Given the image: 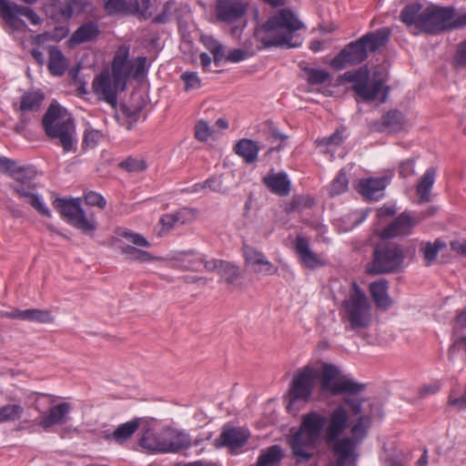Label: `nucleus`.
I'll return each instance as SVG.
<instances>
[{
  "label": "nucleus",
  "instance_id": "obj_1",
  "mask_svg": "<svg viewBox=\"0 0 466 466\" xmlns=\"http://www.w3.org/2000/svg\"><path fill=\"white\" fill-rule=\"evenodd\" d=\"M320 389L331 396L343 397L327 414L319 410L303 414L299 428L291 430L287 443L298 465L314 458L321 440L331 451H358L372 424L371 412H365L363 408L367 399L360 396L367 389L365 383L343 374L334 364L323 363Z\"/></svg>",
  "mask_w": 466,
  "mask_h": 466
},
{
  "label": "nucleus",
  "instance_id": "obj_2",
  "mask_svg": "<svg viewBox=\"0 0 466 466\" xmlns=\"http://www.w3.org/2000/svg\"><path fill=\"white\" fill-rule=\"evenodd\" d=\"M304 27V24L292 10L282 8L257 28L255 36L263 47H295L297 45L291 42L293 35Z\"/></svg>",
  "mask_w": 466,
  "mask_h": 466
},
{
  "label": "nucleus",
  "instance_id": "obj_3",
  "mask_svg": "<svg viewBox=\"0 0 466 466\" xmlns=\"http://www.w3.org/2000/svg\"><path fill=\"white\" fill-rule=\"evenodd\" d=\"M340 318L345 330L355 333L367 330L372 323L371 303L356 282H352L349 295L341 303Z\"/></svg>",
  "mask_w": 466,
  "mask_h": 466
},
{
  "label": "nucleus",
  "instance_id": "obj_4",
  "mask_svg": "<svg viewBox=\"0 0 466 466\" xmlns=\"http://www.w3.org/2000/svg\"><path fill=\"white\" fill-rule=\"evenodd\" d=\"M42 126L48 137L59 140V145L65 152L76 150L74 139L76 133L74 119L61 106L56 104L49 106L43 116Z\"/></svg>",
  "mask_w": 466,
  "mask_h": 466
},
{
  "label": "nucleus",
  "instance_id": "obj_5",
  "mask_svg": "<svg viewBox=\"0 0 466 466\" xmlns=\"http://www.w3.org/2000/svg\"><path fill=\"white\" fill-rule=\"evenodd\" d=\"M415 253L412 247L405 248L396 242L378 243L372 253V261L368 266L367 271L371 275L391 273L399 269L406 258L405 253Z\"/></svg>",
  "mask_w": 466,
  "mask_h": 466
},
{
  "label": "nucleus",
  "instance_id": "obj_6",
  "mask_svg": "<svg viewBox=\"0 0 466 466\" xmlns=\"http://www.w3.org/2000/svg\"><path fill=\"white\" fill-rule=\"evenodd\" d=\"M322 370H320L319 376ZM319 376V371L311 366H305L299 370L293 377L290 388L289 390V403L287 410L289 412L296 414L308 401L313 393L315 380Z\"/></svg>",
  "mask_w": 466,
  "mask_h": 466
},
{
  "label": "nucleus",
  "instance_id": "obj_7",
  "mask_svg": "<svg viewBox=\"0 0 466 466\" xmlns=\"http://www.w3.org/2000/svg\"><path fill=\"white\" fill-rule=\"evenodd\" d=\"M422 32L437 34L466 25V13L457 15L451 6L430 5L425 8L422 18Z\"/></svg>",
  "mask_w": 466,
  "mask_h": 466
},
{
  "label": "nucleus",
  "instance_id": "obj_8",
  "mask_svg": "<svg viewBox=\"0 0 466 466\" xmlns=\"http://www.w3.org/2000/svg\"><path fill=\"white\" fill-rule=\"evenodd\" d=\"M80 202L79 198H56L54 207L72 226L86 235H93L97 228L96 221L93 217H86Z\"/></svg>",
  "mask_w": 466,
  "mask_h": 466
},
{
  "label": "nucleus",
  "instance_id": "obj_9",
  "mask_svg": "<svg viewBox=\"0 0 466 466\" xmlns=\"http://www.w3.org/2000/svg\"><path fill=\"white\" fill-rule=\"evenodd\" d=\"M343 79L347 82L352 83V90L358 96L365 101H373L383 86V80L373 75L372 78L370 77V72L367 66H361L355 71H348L343 74Z\"/></svg>",
  "mask_w": 466,
  "mask_h": 466
},
{
  "label": "nucleus",
  "instance_id": "obj_10",
  "mask_svg": "<svg viewBox=\"0 0 466 466\" xmlns=\"http://www.w3.org/2000/svg\"><path fill=\"white\" fill-rule=\"evenodd\" d=\"M116 234L132 244L120 247V253L127 260L146 263L159 259V258L140 248L151 247V243L143 235L127 228H119Z\"/></svg>",
  "mask_w": 466,
  "mask_h": 466
},
{
  "label": "nucleus",
  "instance_id": "obj_11",
  "mask_svg": "<svg viewBox=\"0 0 466 466\" xmlns=\"http://www.w3.org/2000/svg\"><path fill=\"white\" fill-rule=\"evenodd\" d=\"M19 15L27 17L33 25L41 23L40 16L32 8L18 5L7 0H0V18L5 26L12 32L26 27L25 22L18 16Z\"/></svg>",
  "mask_w": 466,
  "mask_h": 466
},
{
  "label": "nucleus",
  "instance_id": "obj_12",
  "mask_svg": "<svg viewBox=\"0 0 466 466\" xmlns=\"http://www.w3.org/2000/svg\"><path fill=\"white\" fill-rule=\"evenodd\" d=\"M92 89L98 100L105 101L113 108H116L117 96L122 90V85L116 83L108 70L102 71L92 82Z\"/></svg>",
  "mask_w": 466,
  "mask_h": 466
},
{
  "label": "nucleus",
  "instance_id": "obj_13",
  "mask_svg": "<svg viewBox=\"0 0 466 466\" xmlns=\"http://www.w3.org/2000/svg\"><path fill=\"white\" fill-rule=\"evenodd\" d=\"M242 252L247 270L257 275H276L279 273V268L268 260L265 254L257 248L244 244Z\"/></svg>",
  "mask_w": 466,
  "mask_h": 466
},
{
  "label": "nucleus",
  "instance_id": "obj_14",
  "mask_svg": "<svg viewBox=\"0 0 466 466\" xmlns=\"http://www.w3.org/2000/svg\"><path fill=\"white\" fill-rule=\"evenodd\" d=\"M248 11L243 0H218L215 9L218 21L226 24H238L242 21Z\"/></svg>",
  "mask_w": 466,
  "mask_h": 466
},
{
  "label": "nucleus",
  "instance_id": "obj_15",
  "mask_svg": "<svg viewBox=\"0 0 466 466\" xmlns=\"http://www.w3.org/2000/svg\"><path fill=\"white\" fill-rule=\"evenodd\" d=\"M368 57V53L365 49L360 38L355 42H351L345 48H343L330 62V66L336 69L340 70L350 65H358L363 62Z\"/></svg>",
  "mask_w": 466,
  "mask_h": 466
},
{
  "label": "nucleus",
  "instance_id": "obj_16",
  "mask_svg": "<svg viewBox=\"0 0 466 466\" xmlns=\"http://www.w3.org/2000/svg\"><path fill=\"white\" fill-rule=\"evenodd\" d=\"M250 437L249 431L242 427L224 428L219 437L214 441V446L218 449L227 447L230 451H236L243 447Z\"/></svg>",
  "mask_w": 466,
  "mask_h": 466
},
{
  "label": "nucleus",
  "instance_id": "obj_17",
  "mask_svg": "<svg viewBox=\"0 0 466 466\" xmlns=\"http://www.w3.org/2000/svg\"><path fill=\"white\" fill-rule=\"evenodd\" d=\"M129 58V47L121 46L116 52L112 62V74L116 83L122 85V90L126 89L127 82L132 74V65Z\"/></svg>",
  "mask_w": 466,
  "mask_h": 466
},
{
  "label": "nucleus",
  "instance_id": "obj_18",
  "mask_svg": "<svg viewBox=\"0 0 466 466\" xmlns=\"http://www.w3.org/2000/svg\"><path fill=\"white\" fill-rule=\"evenodd\" d=\"M417 221L410 214L403 212L398 216L388 227L380 232L381 239H390L410 234Z\"/></svg>",
  "mask_w": 466,
  "mask_h": 466
},
{
  "label": "nucleus",
  "instance_id": "obj_19",
  "mask_svg": "<svg viewBox=\"0 0 466 466\" xmlns=\"http://www.w3.org/2000/svg\"><path fill=\"white\" fill-rule=\"evenodd\" d=\"M5 161L0 164V172L7 173L15 180V184L35 185L32 181L36 176V171L33 167H17L16 162L6 157Z\"/></svg>",
  "mask_w": 466,
  "mask_h": 466
},
{
  "label": "nucleus",
  "instance_id": "obj_20",
  "mask_svg": "<svg viewBox=\"0 0 466 466\" xmlns=\"http://www.w3.org/2000/svg\"><path fill=\"white\" fill-rule=\"evenodd\" d=\"M388 177H370L362 179L358 185V192L369 200H379L384 195Z\"/></svg>",
  "mask_w": 466,
  "mask_h": 466
},
{
  "label": "nucleus",
  "instance_id": "obj_21",
  "mask_svg": "<svg viewBox=\"0 0 466 466\" xmlns=\"http://www.w3.org/2000/svg\"><path fill=\"white\" fill-rule=\"evenodd\" d=\"M294 244L296 253L303 266L314 269L324 265L321 258L310 249L309 239L302 236H298Z\"/></svg>",
  "mask_w": 466,
  "mask_h": 466
},
{
  "label": "nucleus",
  "instance_id": "obj_22",
  "mask_svg": "<svg viewBox=\"0 0 466 466\" xmlns=\"http://www.w3.org/2000/svg\"><path fill=\"white\" fill-rule=\"evenodd\" d=\"M10 188L21 198H27L30 206L44 217H51L50 210L42 203L38 195L35 193V185L10 184Z\"/></svg>",
  "mask_w": 466,
  "mask_h": 466
},
{
  "label": "nucleus",
  "instance_id": "obj_23",
  "mask_svg": "<svg viewBox=\"0 0 466 466\" xmlns=\"http://www.w3.org/2000/svg\"><path fill=\"white\" fill-rule=\"evenodd\" d=\"M164 452H177L190 446V439L187 435L167 429L161 432Z\"/></svg>",
  "mask_w": 466,
  "mask_h": 466
},
{
  "label": "nucleus",
  "instance_id": "obj_24",
  "mask_svg": "<svg viewBox=\"0 0 466 466\" xmlns=\"http://www.w3.org/2000/svg\"><path fill=\"white\" fill-rule=\"evenodd\" d=\"M71 410V405L68 402H62L52 406L49 410L41 418L38 424L43 429L47 430L54 425H60L66 422V417Z\"/></svg>",
  "mask_w": 466,
  "mask_h": 466
},
{
  "label": "nucleus",
  "instance_id": "obj_25",
  "mask_svg": "<svg viewBox=\"0 0 466 466\" xmlns=\"http://www.w3.org/2000/svg\"><path fill=\"white\" fill-rule=\"evenodd\" d=\"M424 5L420 3H411L406 5L400 14V20L407 26H414L420 32H422V18L424 17Z\"/></svg>",
  "mask_w": 466,
  "mask_h": 466
},
{
  "label": "nucleus",
  "instance_id": "obj_26",
  "mask_svg": "<svg viewBox=\"0 0 466 466\" xmlns=\"http://www.w3.org/2000/svg\"><path fill=\"white\" fill-rule=\"evenodd\" d=\"M264 185L274 194L288 196L290 192V181L285 172H270L263 177Z\"/></svg>",
  "mask_w": 466,
  "mask_h": 466
},
{
  "label": "nucleus",
  "instance_id": "obj_27",
  "mask_svg": "<svg viewBox=\"0 0 466 466\" xmlns=\"http://www.w3.org/2000/svg\"><path fill=\"white\" fill-rule=\"evenodd\" d=\"M48 56L47 67L49 73L55 76H63L68 66V63L61 50L56 46H50L48 47Z\"/></svg>",
  "mask_w": 466,
  "mask_h": 466
},
{
  "label": "nucleus",
  "instance_id": "obj_28",
  "mask_svg": "<svg viewBox=\"0 0 466 466\" xmlns=\"http://www.w3.org/2000/svg\"><path fill=\"white\" fill-rule=\"evenodd\" d=\"M140 419H134L120 424L113 432L106 435L107 441H114L118 444H123L129 440L139 429Z\"/></svg>",
  "mask_w": 466,
  "mask_h": 466
},
{
  "label": "nucleus",
  "instance_id": "obj_29",
  "mask_svg": "<svg viewBox=\"0 0 466 466\" xmlns=\"http://www.w3.org/2000/svg\"><path fill=\"white\" fill-rule=\"evenodd\" d=\"M260 148L258 142L248 138H242L235 145L234 151L247 164H252L257 161Z\"/></svg>",
  "mask_w": 466,
  "mask_h": 466
},
{
  "label": "nucleus",
  "instance_id": "obj_30",
  "mask_svg": "<svg viewBox=\"0 0 466 466\" xmlns=\"http://www.w3.org/2000/svg\"><path fill=\"white\" fill-rule=\"evenodd\" d=\"M390 35V30L388 27H383L364 35L360 40L367 52H375L389 41Z\"/></svg>",
  "mask_w": 466,
  "mask_h": 466
},
{
  "label": "nucleus",
  "instance_id": "obj_31",
  "mask_svg": "<svg viewBox=\"0 0 466 466\" xmlns=\"http://www.w3.org/2000/svg\"><path fill=\"white\" fill-rule=\"evenodd\" d=\"M99 34L98 26L94 22H87L80 25L71 35L70 42L74 45L91 42Z\"/></svg>",
  "mask_w": 466,
  "mask_h": 466
},
{
  "label": "nucleus",
  "instance_id": "obj_32",
  "mask_svg": "<svg viewBox=\"0 0 466 466\" xmlns=\"http://www.w3.org/2000/svg\"><path fill=\"white\" fill-rule=\"evenodd\" d=\"M104 7L110 14H135L139 11L137 0H104Z\"/></svg>",
  "mask_w": 466,
  "mask_h": 466
},
{
  "label": "nucleus",
  "instance_id": "obj_33",
  "mask_svg": "<svg viewBox=\"0 0 466 466\" xmlns=\"http://www.w3.org/2000/svg\"><path fill=\"white\" fill-rule=\"evenodd\" d=\"M45 96L41 91L26 92L22 97L18 107L14 105L15 111L37 112L41 108Z\"/></svg>",
  "mask_w": 466,
  "mask_h": 466
},
{
  "label": "nucleus",
  "instance_id": "obj_34",
  "mask_svg": "<svg viewBox=\"0 0 466 466\" xmlns=\"http://www.w3.org/2000/svg\"><path fill=\"white\" fill-rule=\"evenodd\" d=\"M387 289L388 282L386 280L375 281L370 285V295L376 306L380 309H388L391 305Z\"/></svg>",
  "mask_w": 466,
  "mask_h": 466
},
{
  "label": "nucleus",
  "instance_id": "obj_35",
  "mask_svg": "<svg viewBox=\"0 0 466 466\" xmlns=\"http://www.w3.org/2000/svg\"><path fill=\"white\" fill-rule=\"evenodd\" d=\"M435 175L436 169L434 167L428 168L417 185V194L420 203L431 200L430 193L435 181Z\"/></svg>",
  "mask_w": 466,
  "mask_h": 466
},
{
  "label": "nucleus",
  "instance_id": "obj_36",
  "mask_svg": "<svg viewBox=\"0 0 466 466\" xmlns=\"http://www.w3.org/2000/svg\"><path fill=\"white\" fill-rule=\"evenodd\" d=\"M282 458V448L279 445H272L260 453L256 464L250 466H279Z\"/></svg>",
  "mask_w": 466,
  "mask_h": 466
},
{
  "label": "nucleus",
  "instance_id": "obj_37",
  "mask_svg": "<svg viewBox=\"0 0 466 466\" xmlns=\"http://www.w3.org/2000/svg\"><path fill=\"white\" fill-rule=\"evenodd\" d=\"M332 453L335 459L329 461L326 466H356L360 457L358 451H346L344 449Z\"/></svg>",
  "mask_w": 466,
  "mask_h": 466
},
{
  "label": "nucleus",
  "instance_id": "obj_38",
  "mask_svg": "<svg viewBox=\"0 0 466 466\" xmlns=\"http://www.w3.org/2000/svg\"><path fill=\"white\" fill-rule=\"evenodd\" d=\"M382 126L389 132H399L404 128V116L398 110H390L382 116Z\"/></svg>",
  "mask_w": 466,
  "mask_h": 466
},
{
  "label": "nucleus",
  "instance_id": "obj_39",
  "mask_svg": "<svg viewBox=\"0 0 466 466\" xmlns=\"http://www.w3.org/2000/svg\"><path fill=\"white\" fill-rule=\"evenodd\" d=\"M139 445L147 451L154 452H164L161 433H154L147 430L139 440Z\"/></svg>",
  "mask_w": 466,
  "mask_h": 466
},
{
  "label": "nucleus",
  "instance_id": "obj_40",
  "mask_svg": "<svg viewBox=\"0 0 466 466\" xmlns=\"http://www.w3.org/2000/svg\"><path fill=\"white\" fill-rule=\"evenodd\" d=\"M21 320L37 323H52L54 322L55 318L49 310L29 309L21 310Z\"/></svg>",
  "mask_w": 466,
  "mask_h": 466
},
{
  "label": "nucleus",
  "instance_id": "obj_41",
  "mask_svg": "<svg viewBox=\"0 0 466 466\" xmlns=\"http://www.w3.org/2000/svg\"><path fill=\"white\" fill-rule=\"evenodd\" d=\"M218 275L221 278V281L226 282L228 285L234 284L241 277L239 267L225 260L220 263Z\"/></svg>",
  "mask_w": 466,
  "mask_h": 466
},
{
  "label": "nucleus",
  "instance_id": "obj_42",
  "mask_svg": "<svg viewBox=\"0 0 466 466\" xmlns=\"http://www.w3.org/2000/svg\"><path fill=\"white\" fill-rule=\"evenodd\" d=\"M445 247V242L440 238L436 239L433 243L426 242L420 248L426 266H431L434 263L437 259L439 251Z\"/></svg>",
  "mask_w": 466,
  "mask_h": 466
},
{
  "label": "nucleus",
  "instance_id": "obj_43",
  "mask_svg": "<svg viewBox=\"0 0 466 466\" xmlns=\"http://www.w3.org/2000/svg\"><path fill=\"white\" fill-rule=\"evenodd\" d=\"M24 409L18 404H8L0 408V423L20 419Z\"/></svg>",
  "mask_w": 466,
  "mask_h": 466
},
{
  "label": "nucleus",
  "instance_id": "obj_44",
  "mask_svg": "<svg viewBox=\"0 0 466 466\" xmlns=\"http://www.w3.org/2000/svg\"><path fill=\"white\" fill-rule=\"evenodd\" d=\"M349 179L344 170H339L329 187V195H340L348 190Z\"/></svg>",
  "mask_w": 466,
  "mask_h": 466
},
{
  "label": "nucleus",
  "instance_id": "obj_45",
  "mask_svg": "<svg viewBox=\"0 0 466 466\" xmlns=\"http://www.w3.org/2000/svg\"><path fill=\"white\" fill-rule=\"evenodd\" d=\"M313 204L314 200L309 196H295L285 210L287 213L301 211L302 209L311 208Z\"/></svg>",
  "mask_w": 466,
  "mask_h": 466
},
{
  "label": "nucleus",
  "instance_id": "obj_46",
  "mask_svg": "<svg viewBox=\"0 0 466 466\" xmlns=\"http://www.w3.org/2000/svg\"><path fill=\"white\" fill-rule=\"evenodd\" d=\"M175 215L179 225H186L197 219L198 211L196 208H183L175 212Z\"/></svg>",
  "mask_w": 466,
  "mask_h": 466
},
{
  "label": "nucleus",
  "instance_id": "obj_47",
  "mask_svg": "<svg viewBox=\"0 0 466 466\" xmlns=\"http://www.w3.org/2000/svg\"><path fill=\"white\" fill-rule=\"evenodd\" d=\"M119 167L127 172H141L147 168V164L143 159L127 157L119 163Z\"/></svg>",
  "mask_w": 466,
  "mask_h": 466
},
{
  "label": "nucleus",
  "instance_id": "obj_48",
  "mask_svg": "<svg viewBox=\"0 0 466 466\" xmlns=\"http://www.w3.org/2000/svg\"><path fill=\"white\" fill-rule=\"evenodd\" d=\"M308 83L310 85H319L327 82L329 79V74L325 70L309 68L307 69Z\"/></svg>",
  "mask_w": 466,
  "mask_h": 466
},
{
  "label": "nucleus",
  "instance_id": "obj_49",
  "mask_svg": "<svg viewBox=\"0 0 466 466\" xmlns=\"http://www.w3.org/2000/svg\"><path fill=\"white\" fill-rule=\"evenodd\" d=\"M181 79L185 84V91L198 89L201 86V80L195 72H185L181 75Z\"/></svg>",
  "mask_w": 466,
  "mask_h": 466
},
{
  "label": "nucleus",
  "instance_id": "obj_50",
  "mask_svg": "<svg viewBox=\"0 0 466 466\" xmlns=\"http://www.w3.org/2000/svg\"><path fill=\"white\" fill-rule=\"evenodd\" d=\"M159 223L161 225V229L158 233L159 236H164L171 229H173L176 226L179 225L178 221L177 220L175 213L163 215L160 218Z\"/></svg>",
  "mask_w": 466,
  "mask_h": 466
},
{
  "label": "nucleus",
  "instance_id": "obj_51",
  "mask_svg": "<svg viewBox=\"0 0 466 466\" xmlns=\"http://www.w3.org/2000/svg\"><path fill=\"white\" fill-rule=\"evenodd\" d=\"M213 130L205 120H199L195 127V137L202 142L207 141L212 135Z\"/></svg>",
  "mask_w": 466,
  "mask_h": 466
},
{
  "label": "nucleus",
  "instance_id": "obj_52",
  "mask_svg": "<svg viewBox=\"0 0 466 466\" xmlns=\"http://www.w3.org/2000/svg\"><path fill=\"white\" fill-rule=\"evenodd\" d=\"M207 187L215 192H221L223 190V185L221 180L216 177H210L203 183L196 184L194 187V190L199 191Z\"/></svg>",
  "mask_w": 466,
  "mask_h": 466
},
{
  "label": "nucleus",
  "instance_id": "obj_53",
  "mask_svg": "<svg viewBox=\"0 0 466 466\" xmlns=\"http://www.w3.org/2000/svg\"><path fill=\"white\" fill-rule=\"evenodd\" d=\"M85 201L86 205L97 207L99 208H104L106 205V200L105 198L95 191H89L86 193Z\"/></svg>",
  "mask_w": 466,
  "mask_h": 466
},
{
  "label": "nucleus",
  "instance_id": "obj_54",
  "mask_svg": "<svg viewBox=\"0 0 466 466\" xmlns=\"http://www.w3.org/2000/svg\"><path fill=\"white\" fill-rule=\"evenodd\" d=\"M146 56H138L135 60L131 61L132 65V76L134 78H139L145 76L146 74Z\"/></svg>",
  "mask_w": 466,
  "mask_h": 466
},
{
  "label": "nucleus",
  "instance_id": "obj_55",
  "mask_svg": "<svg viewBox=\"0 0 466 466\" xmlns=\"http://www.w3.org/2000/svg\"><path fill=\"white\" fill-rule=\"evenodd\" d=\"M343 141L342 132L337 130L332 135L317 140L319 146H339Z\"/></svg>",
  "mask_w": 466,
  "mask_h": 466
},
{
  "label": "nucleus",
  "instance_id": "obj_56",
  "mask_svg": "<svg viewBox=\"0 0 466 466\" xmlns=\"http://www.w3.org/2000/svg\"><path fill=\"white\" fill-rule=\"evenodd\" d=\"M252 54L245 49H233L228 52V54L226 56V61L231 62V63H238L242 60L247 59L248 57L251 56Z\"/></svg>",
  "mask_w": 466,
  "mask_h": 466
},
{
  "label": "nucleus",
  "instance_id": "obj_57",
  "mask_svg": "<svg viewBox=\"0 0 466 466\" xmlns=\"http://www.w3.org/2000/svg\"><path fill=\"white\" fill-rule=\"evenodd\" d=\"M20 113L19 122L15 126L14 130L17 134H23L25 127L28 123H30L32 116L31 114L33 112L30 111H18Z\"/></svg>",
  "mask_w": 466,
  "mask_h": 466
},
{
  "label": "nucleus",
  "instance_id": "obj_58",
  "mask_svg": "<svg viewBox=\"0 0 466 466\" xmlns=\"http://www.w3.org/2000/svg\"><path fill=\"white\" fill-rule=\"evenodd\" d=\"M102 137V133L98 130L91 129L85 132L84 144L89 147H94Z\"/></svg>",
  "mask_w": 466,
  "mask_h": 466
},
{
  "label": "nucleus",
  "instance_id": "obj_59",
  "mask_svg": "<svg viewBox=\"0 0 466 466\" xmlns=\"http://www.w3.org/2000/svg\"><path fill=\"white\" fill-rule=\"evenodd\" d=\"M414 164V158H410L401 162L399 167L400 175L404 178L413 176L415 174Z\"/></svg>",
  "mask_w": 466,
  "mask_h": 466
},
{
  "label": "nucleus",
  "instance_id": "obj_60",
  "mask_svg": "<svg viewBox=\"0 0 466 466\" xmlns=\"http://www.w3.org/2000/svg\"><path fill=\"white\" fill-rule=\"evenodd\" d=\"M454 59L457 65L466 66V40L460 45Z\"/></svg>",
  "mask_w": 466,
  "mask_h": 466
},
{
  "label": "nucleus",
  "instance_id": "obj_61",
  "mask_svg": "<svg viewBox=\"0 0 466 466\" xmlns=\"http://www.w3.org/2000/svg\"><path fill=\"white\" fill-rule=\"evenodd\" d=\"M450 247L452 251L466 257V239L452 240L450 242Z\"/></svg>",
  "mask_w": 466,
  "mask_h": 466
},
{
  "label": "nucleus",
  "instance_id": "obj_62",
  "mask_svg": "<svg viewBox=\"0 0 466 466\" xmlns=\"http://www.w3.org/2000/svg\"><path fill=\"white\" fill-rule=\"evenodd\" d=\"M121 112L127 118L136 121L137 119V117H138L139 113H140V109L139 108H130L127 105H122L121 106Z\"/></svg>",
  "mask_w": 466,
  "mask_h": 466
},
{
  "label": "nucleus",
  "instance_id": "obj_63",
  "mask_svg": "<svg viewBox=\"0 0 466 466\" xmlns=\"http://www.w3.org/2000/svg\"><path fill=\"white\" fill-rule=\"evenodd\" d=\"M212 55L214 56V63L217 66H218L223 59L226 60L227 56H225V48L221 44L215 48Z\"/></svg>",
  "mask_w": 466,
  "mask_h": 466
},
{
  "label": "nucleus",
  "instance_id": "obj_64",
  "mask_svg": "<svg viewBox=\"0 0 466 466\" xmlns=\"http://www.w3.org/2000/svg\"><path fill=\"white\" fill-rule=\"evenodd\" d=\"M212 55L214 56V63L217 66H218L223 59L226 60L227 56H225V48L221 44L215 48Z\"/></svg>",
  "mask_w": 466,
  "mask_h": 466
}]
</instances>
